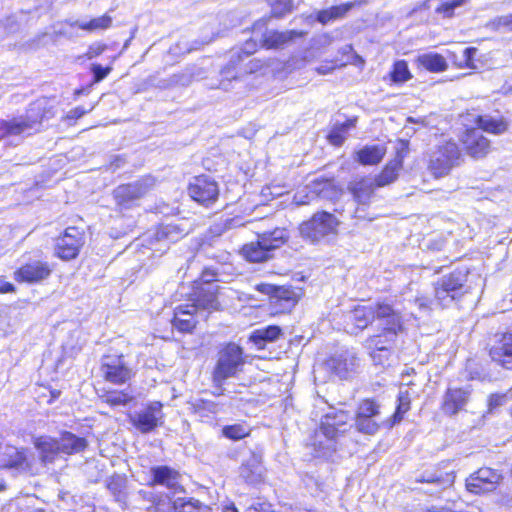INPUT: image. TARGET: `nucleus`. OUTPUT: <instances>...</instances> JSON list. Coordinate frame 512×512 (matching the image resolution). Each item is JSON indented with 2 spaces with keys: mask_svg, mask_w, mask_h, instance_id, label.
Listing matches in <instances>:
<instances>
[{
  "mask_svg": "<svg viewBox=\"0 0 512 512\" xmlns=\"http://www.w3.org/2000/svg\"><path fill=\"white\" fill-rule=\"evenodd\" d=\"M188 192L194 201L205 207L215 203L219 196L217 182L205 175L195 177L189 185Z\"/></svg>",
  "mask_w": 512,
  "mask_h": 512,
  "instance_id": "obj_15",
  "label": "nucleus"
},
{
  "mask_svg": "<svg viewBox=\"0 0 512 512\" xmlns=\"http://www.w3.org/2000/svg\"><path fill=\"white\" fill-rule=\"evenodd\" d=\"M376 311L379 333L368 337L365 346L370 350L373 361L383 365L399 334L404 331V321L400 310L389 303L376 302Z\"/></svg>",
  "mask_w": 512,
  "mask_h": 512,
  "instance_id": "obj_1",
  "label": "nucleus"
},
{
  "mask_svg": "<svg viewBox=\"0 0 512 512\" xmlns=\"http://www.w3.org/2000/svg\"><path fill=\"white\" fill-rule=\"evenodd\" d=\"M83 245V232L77 227H68L64 234L57 239L55 253L63 260H71L78 256Z\"/></svg>",
  "mask_w": 512,
  "mask_h": 512,
  "instance_id": "obj_16",
  "label": "nucleus"
},
{
  "mask_svg": "<svg viewBox=\"0 0 512 512\" xmlns=\"http://www.w3.org/2000/svg\"><path fill=\"white\" fill-rule=\"evenodd\" d=\"M402 168V160L394 159L389 161L381 173L377 175L373 180L377 187H384L394 182L398 177V172Z\"/></svg>",
  "mask_w": 512,
  "mask_h": 512,
  "instance_id": "obj_38",
  "label": "nucleus"
},
{
  "mask_svg": "<svg viewBox=\"0 0 512 512\" xmlns=\"http://www.w3.org/2000/svg\"><path fill=\"white\" fill-rule=\"evenodd\" d=\"M150 486H163L173 492L180 488V473L167 465L153 466L150 469Z\"/></svg>",
  "mask_w": 512,
  "mask_h": 512,
  "instance_id": "obj_24",
  "label": "nucleus"
},
{
  "mask_svg": "<svg viewBox=\"0 0 512 512\" xmlns=\"http://www.w3.org/2000/svg\"><path fill=\"white\" fill-rule=\"evenodd\" d=\"M476 53H477V48H475V47H467L463 50L462 62L465 67H467V68L475 67L473 64V59H474V56L476 55Z\"/></svg>",
  "mask_w": 512,
  "mask_h": 512,
  "instance_id": "obj_58",
  "label": "nucleus"
},
{
  "mask_svg": "<svg viewBox=\"0 0 512 512\" xmlns=\"http://www.w3.org/2000/svg\"><path fill=\"white\" fill-rule=\"evenodd\" d=\"M314 198V195L309 196V194L305 193V191L297 192L293 197V203L297 206L307 205L310 203L311 199Z\"/></svg>",
  "mask_w": 512,
  "mask_h": 512,
  "instance_id": "obj_62",
  "label": "nucleus"
},
{
  "mask_svg": "<svg viewBox=\"0 0 512 512\" xmlns=\"http://www.w3.org/2000/svg\"><path fill=\"white\" fill-rule=\"evenodd\" d=\"M60 452L63 455H72L83 452L88 441L84 437H79L72 432L63 431L58 438Z\"/></svg>",
  "mask_w": 512,
  "mask_h": 512,
  "instance_id": "obj_33",
  "label": "nucleus"
},
{
  "mask_svg": "<svg viewBox=\"0 0 512 512\" xmlns=\"http://www.w3.org/2000/svg\"><path fill=\"white\" fill-rule=\"evenodd\" d=\"M100 372L105 381L114 385L125 384L134 375L123 354H107L102 356Z\"/></svg>",
  "mask_w": 512,
  "mask_h": 512,
  "instance_id": "obj_10",
  "label": "nucleus"
},
{
  "mask_svg": "<svg viewBox=\"0 0 512 512\" xmlns=\"http://www.w3.org/2000/svg\"><path fill=\"white\" fill-rule=\"evenodd\" d=\"M282 334V329L277 325H269L254 330L249 340L254 343L258 349H264L267 343L276 341Z\"/></svg>",
  "mask_w": 512,
  "mask_h": 512,
  "instance_id": "obj_35",
  "label": "nucleus"
},
{
  "mask_svg": "<svg viewBox=\"0 0 512 512\" xmlns=\"http://www.w3.org/2000/svg\"><path fill=\"white\" fill-rule=\"evenodd\" d=\"M194 49H195L194 47L188 46V43L186 41H180L174 47L171 48V51L174 54H179V53H189Z\"/></svg>",
  "mask_w": 512,
  "mask_h": 512,
  "instance_id": "obj_64",
  "label": "nucleus"
},
{
  "mask_svg": "<svg viewBox=\"0 0 512 512\" xmlns=\"http://www.w3.org/2000/svg\"><path fill=\"white\" fill-rule=\"evenodd\" d=\"M259 43H260L259 37H256L252 33V37L249 40H247L240 49L231 51L229 66L234 67L240 61H242V54L245 57H248V56L252 55L254 52H256V50L259 46Z\"/></svg>",
  "mask_w": 512,
  "mask_h": 512,
  "instance_id": "obj_43",
  "label": "nucleus"
},
{
  "mask_svg": "<svg viewBox=\"0 0 512 512\" xmlns=\"http://www.w3.org/2000/svg\"><path fill=\"white\" fill-rule=\"evenodd\" d=\"M89 110H86L85 108L78 106L73 109H71L68 113L66 118L68 120H77L84 116L86 113H88Z\"/></svg>",
  "mask_w": 512,
  "mask_h": 512,
  "instance_id": "obj_63",
  "label": "nucleus"
},
{
  "mask_svg": "<svg viewBox=\"0 0 512 512\" xmlns=\"http://www.w3.org/2000/svg\"><path fill=\"white\" fill-rule=\"evenodd\" d=\"M417 482L428 484L430 487L423 492L430 496H437L443 490L452 486L455 481L453 472H443L440 470L424 471L417 479Z\"/></svg>",
  "mask_w": 512,
  "mask_h": 512,
  "instance_id": "obj_21",
  "label": "nucleus"
},
{
  "mask_svg": "<svg viewBox=\"0 0 512 512\" xmlns=\"http://www.w3.org/2000/svg\"><path fill=\"white\" fill-rule=\"evenodd\" d=\"M415 304L418 306L419 310L423 312H428L432 309V305H437L435 298L432 300L426 296L417 297Z\"/></svg>",
  "mask_w": 512,
  "mask_h": 512,
  "instance_id": "obj_57",
  "label": "nucleus"
},
{
  "mask_svg": "<svg viewBox=\"0 0 512 512\" xmlns=\"http://www.w3.org/2000/svg\"><path fill=\"white\" fill-rule=\"evenodd\" d=\"M327 365L340 379H349L357 372L360 360L355 352L343 350L334 354L327 361Z\"/></svg>",
  "mask_w": 512,
  "mask_h": 512,
  "instance_id": "obj_18",
  "label": "nucleus"
},
{
  "mask_svg": "<svg viewBox=\"0 0 512 512\" xmlns=\"http://www.w3.org/2000/svg\"><path fill=\"white\" fill-rule=\"evenodd\" d=\"M318 457H329L336 450L337 438L326 435L319 436V429L315 432L312 443Z\"/></svg>",
  "mask_w": 512,
  "mask_h": 512,
  "instance_id": "obj_41",
  "label": "nucleus"
},
{
  "mask_svg": "<svg viewBox=\"0 0 512 512\" xmlns=\"http://www.w3.org/2000/svg\"><path fill=\"white\" fill-rule=\"evenodd\" d=\"M106 48H107L106 44L93 43L89 46L85 55H86L87 59H93V58L101 55L106 50Z\"/></svg>",
  "mask_w": 512,
  "mask_h": 512,
  "instance_id": "obj_59",
  "label": "nucleus"
},
{
  "mask_svg": "<svg viewBox=\"0 0 512 512\" xmlns=\"http://www.w3.org/2000/svg\"><path fill=\"white\" fill-rule=\"evenodd\" d=\"M33 444L39 453L42 466L53 463L61 455L58 438L43 435L35 437Z\"/></svg>",
  "mask_w": 512,
  "mask_h": 512,
  "instance_id": "obj_29",
  "label": "nucleus"
},
{
  "mask_svg": "<svg viewBox=\"0 0 512 512\" xmlns=\"http://www.w3.org/2000/svg\"><path fill=\"white\" fill-rule=\"evenodd\" d=\"M506 402V395L504 394H492L489 397L488 405L489 409L493 410L497 407L504 405Z\"/></svg>",
  "mask_w": 512,
  "mask_h": 512,
  "instance_id": "obj_61",
  "label": "nucleus"
},
{
  "mask_svg": "<svg viewBox=\"0 0 512 512\" xmlns=\"http://www.w3.org/2000/svg\"><path fill=\"white\" fill-rule=\"evenodd\" d=\"M356 118L346 120L341 124H335L328 134V140L335 146H341L346 140L348 131L355 127Z\"/></svg>",
  "mask_w": 512,
  "mask_h": 512,
  "instance_id": "obj_42",
  "label": "nucleus"
},
{
  "mask_svg": "<svg viewBox=\"0 0 512 512\" xmlns=\"http://www.w3.org/2000/svg\"><path fill=\"white\" fill-rule=\"evenodd\" d=\"M293 9L292 0H271V13L276 18H281Z\"/></svg>",
  "mask_w": 512,
  "mask_h": 512,
  "instance_id": "obj_51",
  "label": "nucleus"
},
{
  "mask_svg": "<svg viewBox=\"0 0 512 512\" xmlns=\"http://www.w3.org/2000/svg\"><path fill=\"white\" fill-rule=\"evenodd\" d=\"M417 62L426 70L434 73L443 72L448 65L445 58L438 53H424L417 57Z\"/></svg>",
  "mask_w": 512,
  "mask_h": 512,
  "instance_id": "obj_40",
  "label": "nucleus"
},
{
  "mask_svg": "<svg viewBox=\"0 0 512 512\" xmlns=\"http://www.w3.org/2000/svg\"><path fill=\"white\" fill-rule=\"evenodd\" d=\"M461 141L467 154L473 158H482L490 150V140L487 139L480 129H467L463 134Z\"/></svg>",
  "mask_w": 512,
  "mask_h": 512,
  "instance_id": "obj_23",
  "label": "nucleus"
},
{
  "mask_svg": "<svg viewBox=\"0 0 512 512\" xmlns=\"http://www.w3.org/2000/svg\"><path fill=\"white\" fill-rule=\"evenodd\" d=\"M191 405L194 412L200 416H207L209 413L216 414L221 410L219 403L206 399H195Z\"/></svg>",
  "mask_w": 512,
  "mask_h": 512,
  "instance_id": "obj_47",
  "label": "nucleus"
},
{
  "mask_svg": "<svg viewBox=\"0 0 512 512\" xmlns=\"http://www.w3.org/2000/svg\"><path fill=\"white\" fill-rule=\"evenodd\" d=\"M502 480L498 470L482 467L466 479V489L470 493L480 495L494 491Z\"/></svg>",
  "mask_w": 512,
  "mask_h": 512,
  "instance_id": "obj_13",
  "label": "nucleus"
},
{
  "mask_svg": "<svg viewBox=\"0 0 512 512\" xmlns=\"http://www.w3.org/2000/svg\"><path fill=\"white\" fill-rule=\"evenodd\" d=\"M339 224L335 215L321 211L300 224L299 232L303 239L312 244L328 243L337 235Z\"/></svg>",
  "mask_w": 512,
  "mask_h": 512,
  "instance_id": "obj_6",
  "label": "nucleus"
},
{
  "mask_svg": "<svg viewBox=\"0 0 512 512\" xmlns=\"http://www.w3.org/2000/svg\"><path fill=\"white\" fill-rule=\"evenodd\" d=\"M252 33L259 37L260 45L267 49L283 48L289 42L296 38L306 35V32L297 30L277 31L268 30L267 20L262 18L257 20L252 26Z\"/></svg>",
  "mask_w": 512,
  "mask_h": 512,
  "instance_id": "obj_9",
  "label": "nucleus"
},
{
  "mask_svg": "<svg viewBox=\"0 0 512 512\" xmlns=\"http://www.w3.org/2000/svg\"><path fill=\"white\" fill-rule=\"evenodd\" d=\"M376 303L357 305L346 315L347 325H351L349 333L357 334L367 328L376 318Z\"/></svg>",
  "mask_w": 512,
  "mask_h": 512,
  "instance_id": "obj_22",
  "label": "nucleus"
},
{
  "mask_svg": "<svg viewBox=\"0 0 512 512\" xmlns=\"http://www.w3.org/2000/svg\"><path fill=\"white\" fill-rule=\"evenodd\" d=\"M489 356L496 365L512 369V332L497 333L489 349Z\"/></svg>",
  "mask_w": 512,
  "mask_h": 512,
  "instance_id": "obj_17",
  "label": "nucleus"
},
{
  "mask_svg": "<svg viewBox=\"0 0 512 512\" xmlns=\"http://www.w3.org/2000/svg\"><path fill=\"white\" fill-rule=\"evenodd\" d=\"M112 68L110 66L103 67L101 64L94 63L91 65V72L93 74V81L95 83H98L102 80H104L109 73L111 72Z\"/></svg>",
  "mask_w": 512,
  "mask_h": 512,
  "instance_id": "obj_54",
  "label": "nucleus"
},
{
  "mask_svg": "<svg viewBox=\"0 0 512 512\" xmlns=\"http://www.w3.org/2000/svg\"><path fill=\"white\" fill-rule=\"evenodd\" d=\"M151 186V179L144 178L116 187L113 191V198L119 210L124 211L137 206L139 200L148 193Z\"/></svg>",
  "mask_w": 512,
  "mask_h": 512,
  "instance_id": "obj_11",
  "label": "nucleus"
},
{
  "mask_svg": "<svg viewBox=\"0 0 512 512\" xmlns=\"http://www.w3.org/2000/svg\"><path fill=\"white\" fill-rule=\"evenodd\" d=\"M380 405L372 400H363L356 411L355 427L362 434L374 435L380 428Z\"/></svg>",
  "mask_w": 512,
  "mask_h": 512,
  "instance_id": "obj_12",
  "label": "nucleus"
},
{
  "mask_svg": "<svg viewBox=\"0 0 512 512\" xmlns=\"http://www.w3.org/2000/svg\"><path fill=\"white\" fill-rule=\"evenodd\" d=\"M468 276L469 271L467 268H458L440 277L434 283L437 306L441 308L450 307L469 293Z\"/></svg>",
  "mask_w": 512,
  "mask_h": 512,
  "instance_id": "obj_3",
  "label": "nucleus"
},
{
  "mask_svg": "<svg viewBox=\"0 0 512 512\" xmlns=\"http://www.w3.org/2000/svg\"><path fill=\"white\" fill-rule=\"evenodd\" d=\"M354 7L353 2H348L327 8L332 21L341 19Z\"/></svg>",
  "mask_w": 512,
  "mask_h": 512,
  "instance_id": "obj_53",
  "label": "nucleus"
},
{
  "mask_svg": "<svg viewBox=\"0 0 512 512\" xmlns=\"http://www.w3.org/2000/svg\"><path fill=\"white\" fill-rule=\"evenodd\" d=\"M161 416L162 404L160 402H154L144 410L130 415V422L138 431L143 434H147L158 426Z\"/></svg>",
  "mask_w": 512,
  "mask_h": 512,
  "instance_id": "obj_20",
  "label": "nucleus"
},
{
  "mask_svg": "<svg viewBox=\"0 0 512 512\" xmlns=\"http://www.w3.org/2000/svg\"><path fill=\"white\" fill-rule=\"evenodd\" d=\"M175 512H212V508L197 499L189 498L183 502H174Z\"/></svg>",
  "mask_w": 512,
  "mask_h": 512,
  "instance_id": "obj_46",
  "label": "nucleus"
},
{
  "mask_svg": "<svg viewBox=\"0 0 512 512\" xmlns=\"http://www.w3.org/2000/svg\"><path fill=\"white\" fill-rule=\"evenodd\" d=\"M289 239L285 228H275L257 234V240L245 244L241 249L242 256L249 262L261 263L273 257V252Z\"/></svg>",
  "mask_w": 512,
  "mask_h": 512,
  "instance_id": "obj_4",
  "label": "nucleus"
},
{
  "mask_svg": "<svg viewBox=\"0 0 512 512\" xmlns=\"http://www.w3.org/2000/svg\"><path fill=\"white\" fill-rule=\"evenodd\" d=\"M196 311L195 305L189 303L177 306L174 310L173 326L181 332H191L196 326Z\"/></svg>",
  "mask_w": 512,
  "mask_h": 512,
  "instance_id": "obj_32",
  "label": "nucleus"
},
{
  "mask_svg": "<svg viewBox=\"0 0 512 512\" xmlns=\"http://www.w3.org/2000/svg\"><path fill=\"white\" fill-rule=\"evenodd\" d=\"M219 286L217 283L197 284L193 293V302L195 309L216 310L219 302L217 299Z\"/></svg>",
  "mask_w": 512,
  "mask_h": 512,
  "instance_id": "obj_25",
  "label": "nucleus"
},
{
  "mask_svg": "<svg viewBox=\"0 0 512 512\" xmlns=\"http://www.w3.org/2000/svg\"><path fill=\"white\" fill-rule=\"evenodd\" d=\"M101 401L112 406H125L133 400V396L127 391H105L102 395L99 396Z\"/></svg>",
  "mask_w": 512,
  "mask_h": 512,
  "instance_id": "obj_44",
  "label": "nucleus"
},
{
  "mask_svg": "<svg viewBox=\"0 0 512 512\" xmlns=\"http://www.w3.org/2000/svg\"><path fill=\"white\" fill-rule=\"evenodd\" d=\"M396 411L392 415V425L399 423L403 419V415L410 408V398L408 392H400L397 398Z\"/></svg>",
  "mask_w": 512,
  "mask_h": 512,
  "instance_id": "obj_49",
  "label": "nucleus"
},
{
  "mask_svg": "<svg viewBox=\"0 0 512 512\" xmlns=\"http://www.w3.org/2000/svg\"><path fill=\"white\" fill-rule=\"evenodd\" d=\"M112 17L108 14H104L100 17L93 18L89 21H81V20H67L66 23L71 27H78L84 31L89 33H93L96 31L106 30L112 25Z\"/></svg>",
  "mask_w": 512,
  "mask_h": 512,
  "instance_id": "obj_36",
  "label": "nucleus"
},
{
  "mask_svg": "<svg viewBox=\"0 0 512 512\" xmlns=\"http://www.w3.org/2000/svg\"><path fill=\"white\" fill-rule=\"evenodd\" d=\"M37 499L31 495L18 497L10 503V509L13 512H43V510L36 508Z\"/></svg>",
  "mask_w": 512,
  "mask_h": 512,
  "instance_id": "obj_45",
  "label": "nucleus"
},
{
  "mask_svg": "<svg viewBox=\"0 0 512 512\" xmlns=\"http://www.w3.org/2000/svg\"><path fill=\"white\" fill-rule=\"evenodd\" d=\"M196 284L217 283V272L212 268H205Z\"/></svg>",
  "mask_w": 512,
  "mask_h": 512,
  "instance_id": "obj_56",
  "label": "nucleus"
},
{
  "mask_svg": "<svg viewBox=\"0 0 512 512\" xmlns=\"http://www.w3.org/2000/svg\"><path fill=\"white\" fill-rule=\"evenodd\" d=\"M475 124L482 133L485 131L495 135L505 133L509 127V122L504 117H494L491 115L477 116Z\"/></svg>",
  "mask_w": 512,
  "mask_h": 512,
  "instance_id": "obj_34",
  "label": "nucleus"
},
{
  "mask_svg": "<svg viewBox=\"0 0 512 512\" xmlns=\"http://www.w3.org/2000/svg\"><path fill=\"white\" fill-rule=\"evenodd\" d=\"M390 75L392 81L395 83H404L412 77L405 60L396 61Z\"/></svg>",
  "mask_w": 512,
  "mask_h": 512,
  "instance_id": "obj_48",
  "label": "nucleus"
},
{
  "mask_svg": "<svg viewBox=\"0 0 512 512\" xmlns=\"http://www.w3.org/2000/svg\"><path fill=\"white\" fill-rule=\"evenodd\" d=\"M467 3V0H452L442 3L436 8V13L442 14L446 18H451L454 15V10Z\"/></svg>",
  "mask_w": 512,
  "mask_h": 512,
  "instance_id": "obj_52",
  "label": "nucleus"
},
{
  "mask_svg": "<svg viewBox=\"0 0 512 512\" xmlns=\"http://www.w3.org/2000/svg\"><path fill=\"white\" fill-rule=\"evenodd\" d=\"M0 469H9L18 474L31 476L39 474L40 470L34 458L30 459L27 449L12 445L0 446Z\"/></svg>",
  "mask_w": 512,
  "mask_h": 512,
  "instance_id": "obj_8",
  "label": "nucleus"
},
{
  "mask_svg": "<svg viewBox=\"0 0 512 512\" xmlns=\"http://www.w3.org/2000/svg\"><path fill=\"white\" fill-rule=\"evenodd\" d=\"M189 233L186 223L161 224L154 232V238L157 242L175 243Z\"/></svg>",
  "mask_w": 512,
  "mask_h": 512,
  "instance_id": "obj_30",
  "label": "nucleus"
},
{
  "mask_svg": "<svg viewBox=\"0 0 512 512\" xmlns=\"http://www.w3.org/2000/svg\"><path fill=\"white\" fill-rule=\"evenodd\" d=\"M376 184L373 178L362 177L349 182L347 189L357 205L369 206L374 195Z\"/></svg>",
  "mask_w": 512,
  "mask_h": 512,
  "instance_id": "obj_27",
  "label": "nucleus"
},
{
  "mask_svg": "<svg viewBox=\"0 0 512 512\" xmlns=\"http://www.w3.org/2000/svg\"><path fill=\"white\" fill-rule=\"evenodd\" d=\"M240 477L248 484H257L262 481L263 467L256 458L249 459L240 467Z\"/></svg>",
  "mask_w": 512,
  "mask_h": 512,
  "instance_id": "obj_37",
  "label": "nucleus"
},
{
  "mask_svg": "<svg viewBox=\"0 0 512 512\" xmlns=\"http://www.w3.org/2000/svg\"><path fill=\"white\" fill-rule=\"evenodd\" d=\"M461 158L462 153L457 143L447 141L438 145L430 153L428 168L436 178H440L447 175L453 167L459 165Z\"/></svg>",
  "mask_w": 512,
  "mask_h": 512,
  "instance_id": "obj_7",
  "label": "nucleus"
},
{
  "mask_svg": "<svg viewBox=\"0 0 512 512\" xmlns=\"http://www.w3.org/2000/svg\"><path fill=\"white\" fill-rule=\"evenodd\" d=\"M245 356L243 348L236 343H228L218 352V358L212 371V381L221 389L225 381L236 377L243 371Z\"/></svg>",
  "mask_w": 512,
  "mask_h": 512,
  "instance_id": "obj_5",
  "label": "nucleus"
},
{
  "mask_svg": "<svg viewBox=\"0 0 512 512\" xmlns=\"http://www.w3.org/2000/svg\"><path fill=\"white\" fill-rule=\"evenodd\" d=\"M367 208H368V206L357 205V207L354 210L353 218L359 219V220L372 221L374 219V216H371L368 213Z\"/></svg>",
  "mask_w": 512,
  "mask_h": 512,
  "instance_id": "obj_60",
  "label": "nucleus"
},
{
  "mask_svg": "<svg viewBox=\"0 0 512 512\" xmlns=\"http://www.w3.org/2000/svg\"><path fill=\"white\" fill-rule=\"evenodd\" d=\"M385 149L379 145L365 146L356 152V160L362 165H376L383 159Z\"/></svg>",
  "mask_w": 512,
  "mask_h": 512,
  "instance_id": "obj_39",
  "label": "nucleus"
},
{
  "mask_svg": "<svg viewBox=\"0 0 512 512\" xmlns=\"http://www.w3.org/2000/svg\"><path fill=\"white\" fill-rule=\"evenodd\" d=\"M222 434L224 437L237 441L245 438L249 435L248 430L244 425L241 424H233L227 425L222 428Z\"/></svg>",
  "mask_w": 512,
  "mask_h": 512,
  "instance_id": "obj_50",
  "label": "nucleus"
},
{
  "mask_svg": "<svg viewBox=\"0 0 512 512\" xmlns=\"http://www.w3.org/2000/svg\"><path fill=\"white\" fill-rule=\"evenodd\" d=\"M492 25L496 29H503L506 32L512 31V13L495 18Z\"/></svg>",
  "mask_w": 512,
  "mask_h": 512,
  "instance_id": "obj_55",
  "label": "nucleus"
},
{
  "mask_svg": "<svg viewBox=\"0 0 512 512\" xmlns=\"http://www.w3.org/2000/svg\"><path fill=\"white\" fill-rule=\"evenodd\" d=\"M54 116L53 107L46 99L31 103L24 115L0 120V139L12 136H28L40 130L43 120Z\"/></svg>",
  "mask_w": 512,
  "mask_h": 512,
  "instance_id": "obj_2",
  "label": "nucleus"
},
{
  "mask_svg": "<svg viewBox=\"0 0 512 512\" xmlns=\"http://www.w3.org/2000/svg\"><path fill=\"white\" fill-rule=\"evenodd\" d=\"M50 273L47 263L34 261L20 267L15 272V279L19 282L36 283L48 278Z\"/></svg>",
  "mask_w": 512,
  "mask_h": 512,
  "instance_id": "obj_28",
  "label": "nucleus"
},
{
  "mask_svg": "<svg viewBox=\"0 0 512 512\" xmlns=\"http://www.w3.org/2000/svg\"><path fill=\"white\" fill-rule=\"evenodd\" d=\"M204 71L196 66L186 67L182 72L171 75L168 79L161 81V88H171L175 86H189L194 80L202 79Z\"/></svg>",
  "mask_w": 512,
  "mask_h": 512,
  "instance_id": "obj_31",
  "label": "nucleus"
},
{
  "mask_svg": "<svg viewBox=\"0 0 512 512\" xmlns=\"http://www.w3.org/2000/svg\"><path fill=\"white\" fill-rule=\"evenodd\" d=\"M470 391L464 388H448L443 396L442 411L454 416L462 411L468 403Z\"/></svg>",
  "mask_w": 512,
  "mask_h": 512,
  "instance_id": "obj_26",
  "label": "nucleus"
},
{
  "mask_svg": "<svg viewBox=\"0 0 512 512\" xmlns=\"http://www.w3.org/2000/svg\"><path fill=\"white\" fill-rule=\"evenodd\" d=\"M349 419V414L344 410H332L328 412L321 419L319 436L326 435L338 438L351 427V425L348 424Z\"/></svg>",
  "mask_w": 512,
  "mask_h": 512,
  "instance_id": "obj_19",
  "label": "nucleus"
},
{
  "mask_svg": "<svg viewBox=\"0 0 512 512\" xmlns=\"http://www.w3.org/2000/svg\"><path fill=\"white\" fill-rule=\"evenodd\" d=\"M259 291L270 296L271 304L277 313L291 311L300 298L299 293L292 287L262 284L259 286Z\"/></svg>",
  "mask_w": 512,
  "mask_h": 512,
  "instance_id": "obj_14",
  "label": "nucleus"
}]
</instances>
